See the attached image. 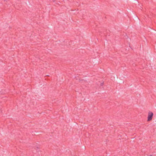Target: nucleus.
Returning a JSON list of instances; mask_svg holds the SVG:
<instances>
[{"mask_svg": "<svg viewBox=\"0 0 156 156\" xmlns=\"http://www.w3.org/2000/svg\"><path fill=\"white\" fill-rule=\"evenodd\" d=\"M153 113L151 112H149L148 113L147 117V121H150L152 119Z\"/></svg>", "mask_w": 156, "mask_h": 156, "instance_id": "obj_1", "label": "nucleus"}]
</instances>
